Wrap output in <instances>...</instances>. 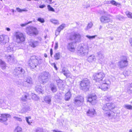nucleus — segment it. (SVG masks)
I'll use <instances>...</instances> for the list:
<instances>
[{"label": "nucleus", "mask_w": 132, "mask_h": 132, "mask_svg": "<svg viewBox=\"0 0 132 132\" xmlns=\"http://www.w3.org/2000/svg\"><path fill=\"white\" fill-rule=\"evenodd\" d=\"M115 107L114 103H108L104 105L103 107V110L105 111V116L110 119H116L117 117V114L111 110Z\"/></svg>", "instance_id": "nucleus-1"}, {"label": "nucleus", "mask_w": 132, "mask_h": 132, "mask_svg": "<svg viewBox=\"0 0 132 132\" xmlns=\"http://www.w3.org/2000/svg\"><path fill=\"white\" fill-rule=\"evenodd\" d=\"M88 47L87 45L83 44H80L77 47V53L80 56H84L88 54Z\"/></svg>", "instance_id": "nucleus-2"}, {"label": "nucleus", "mask_w": 132, "mask_h": 132, "mask_svg": "<svg viewBox=\"0 0 132 132\" xmlns=\"http://www.w3.org/2000/svg\"><path fill=\"white\" fill-rule=\"evenodd\" d=\"M42 63V59H38L36 56H33L31 57L29 60L28 64L31 68L34 69L36 68L39 64H40Z\"/></svg>", "instance_id": "nucleus-3"}, {"label": "nucleus", "mask_w": 132, "mask_h": 132, "mask_svg": "<svg viewBox=\"0 0 132 132\" xmlns=\"http://www.w3.org/2000/svg\"><path fill=\"white\" fill-rule=\"evenodd\" d=\"M81 37V35L79 33L77 32H73L67 37V38L70 40H73L75 43H77L80 41Z\"/></svg>", "instance_id": "nucleus-4"}, {"label": "nucleus", "mask_w": 132, "mask_h": 132, "mask_svg": "<svg viewBox=\"0 0 132 132\" xmlns=\"http://www.w3.org/2000/svg\"><path fill=\"white\" fill-rule=\"evenodd\" d=\"M49 76L50 74L48 72H44L39 76L38 80L40 83L44 84L47 82Z\"/></svg>", "instance_id": "nucleus-5"}, {"label": "nucleus", "mask_w": 132, "mask_h": 132, "mask_svg": "<svg viewBox=\"0 0 132 132\" xmlns=\"http://www.w3.org/2000/svg\"><path fill=\"white\" fill-rule=\"evenodd\" d=\"M127 57L125 56H122L121 60L118 63V65L120 69L127 67L128 64Z\"/></svg>", "instance_id": "nucleus-6"}, {"label": "nucleus", "mask_w": 132, "mask_h": 132, "mask_svg": "<svg viewBox=\"0 0 132 132\" xmlns=\"http://www.w3.org/2000/svg\"><path fill=\"white\" fill-rule=\"evenodd\" d=\"M89 83V81L87 79L85 78L82 80L80 83L81 89L84 91L87 90L88 89Z\"/></svg>", "instance_id": "nucleus-7"}, {"label": "nucleus", "mask_w": 132, "mask_h": 132, "mask_svg": "<svg viewBox=\"0 0 132 132\" xmlns=\"http://www.w3.org/2000/svg\"><path fill=\"white\" fill-rule=\"evenodd\" d=\"M14 35L16 38V41L17 43H21L25 41V36L22 33L20 32H16Z\"/></svg>", "instance_id": "nucleus-8"}, {"label": "nucleus", "mask_w": 132, "mask_h": 132, "mask_svg": "<svg viewBox=\"0 0 132 132\" xmlns=\"http://www.w3.org/2000/svg\"><path fill=\"white\" fill-rule=\"evenodd\" d=\"M105 76L104 74L102 72L95 73L93 75L94 80H95L96 82H100L102 81Z\"/></svg>", "instance_id": "nucleus-9"}, {"label": "nucleus", "mask_w": 132, "mask_h": 132, "mask_svg": "<svg viewBox=\"0 0 132 132\" xmlns=\"http://www.w3.org/2000/svg\"><path fill=\"white\" fill-rule=\"evenodd\" d=\"M33 81L31 77H27L23 82V86L25 87H29L33 84Z\"/></svg>", "instance_id": "nucleus-10"}, {"label": "nucleus", "mask_w": 132, "mask_h": 132, "mask_svg": "<svg viewBox=\"0 0 132 132\" xmlns=\"http://www.w3.org/2000/svg\"><path fill=\"white\" fill-rule=\"evenodd\" d=\"M26 32L28 35H36L38 34V31L36 28L29 27L26 28Z\"/></svg>", "instance_id": "nucleus-11"}, {"label": "nucleus", "mask_w": 132, "mask_h": 132, "mask_svg": "<svg viewBox=\"0 0 132 132\" xmlns=\"http://www.w3.org/2000/svg\"><path fill=\"white\" fill-rule=\"evenodd\" d=\"M13 73L15 75L19 77L21 76L24 73V71L22 68L18 67L14 69Z\"/></svg>", "instance_id": "nucleus-12"}, {"label": "nucleus", "mask_w": 132, "mask_h": 132, "mask_svg": "<svg viewBox=\"0 0 132 132\" xmlns=\"http://www.w3.org/2000/svg\"><path fill=\"white\" fill-rule=\"evenodd\" d=\"M96 99L97 97L96 95L91 94L88 96L87 101L91 103L92 104L94 105L96 102Z\"/></svg>", "instance_id": "nucleus-13"}, {"label": "nucleus", "mask_w": 132, "mask_h": 132, "mask_svg": "<svg viewBox=\"0 0 132 132\" xmlns=\"http://www.w3.org/2000/svg\"><path fill=\"white\" fill-rule=\"evenodd\" d=\"M9 37L6 35H2L0 36V42L2 45H5L9 42Z\"/></svg>", "instance_id": "nucleus-14"}, {"label": "nucleus", "mask_w": 132, "mask_h": 132, "mask_svg": "<svg viewBox=\"0 0 132 132\" xmlns=\"http://www.w3.org/2000/svg\"><path fill=\"white\" fill-rule=\"evenodd\" d=\"M108 82V81H106L105 80L103 81L101 86L98 87L99 88L104 91L107 90L109 87V84Z\"/></svg>", "instance_id": "nucleus-15"}, {"label": "nucleus", "mask_w": 132, "mask_h": 132, "mask_svg": "<svg viewBox=\"0 0 132 132\" xmlns=\"http://www.w3.org/2000/svg\"><path fill=\"white\" fill-rule=\"evenodd\" d=\"M97 56L99 62L101 64L104 62V54L103 52L99 51L97 53Z\"/></svg>", "instance_id": "nucleus-16"}, {"label": "nucleus", "mask_w": 132, "mask_h": 132, "mask_svg": "<svg viewBox=\"0 0 132 132\" xmlns=\"http://www.w3.org/2000/svg\"><path fill=\"white\" fill-rule=\"evenodd\" d=\"M0 116V122H4L7 120V118H10L11 117L10 115L8 114H3Z\"/></svg>", "instance_id": "nucleus-17"}, {"label": "nucleus", "mask_w": 132, "mask_h": 132, "mask_svg": "<svg viewBox=\"0 0 132 132\" xmlns=\"http://www.w3.org/2000/svg\"><path fill=\"white\" fill-rule=\"evenodd\" d=\"M4 58L10 63H14L15 61L14 56L12 55H5Z\"/></svg>", "instance_id": "nucleus-18"}, {"label": "nucleus", "mask_w": 132, "mask_h": 132, "mask_svg": "<svg viewBox=\"0 0 132 132\" xmlns=\"http://www.w3.org/2000/svg\"><path fill=\"white\" fill-rule=\"evenodd\" d=\"M5 50L7 52L15 51L16 50V47L13 44H11L8 47H6L5 48Z\"/></svg>", "instance_id": "nucleus-19"}, {"label": "nucleus", "mask_w": 132, "mask_h": 132, "mask_svg": "<svg viewBox=\"0 0 132 132\" xmlns=\"http://www.w3.org/2000/svg\"><path fill=\"white\" fill-rule=\"evenodd\" d=\"M30 97L29 94L27 93H25L21 98V102H26L28 99L29 100Z\"/></svg>", "instance_id": "nucleus-20"}, {"label": "nucleus", "mask_w": 132, "mask_h": 132, "mask_svg": "<svg viewBox=\"0 0 132 132\" xmlns=\"http://www.w3.org/2000/svg\"><path fill=\"white\" fill-rule=\"evenodd\" d=\"M29 45L33 48H35L38 46L39 45V42L38 41L31 39L29 42Z\"/></svg>", "instance_id": "nucleus-21"}, {"label": "nucleus", "mask_w": 132, "mask_h": 132, "mask_svg": "<svg viewBox=\"0 0 132 132\" xmlns=\"http://www.w3.org/2000/svg\"><path fill=\"white\" fill-rule=\"evenodd\" d=\"M87 116L90 117H93L96 114V112L94 108L89 109L86 112Z\"/></svg>", "instance_id": "nucleus-22"}, {"label": "nucleus", "mask_w": 132, "mask_h": 132, "mask_svg": "<svg viewBox=\"0 0 132 132\" xmlns=\"http://www.w3.org/2000/svg\"><path fill=\"white\" fill-rule=\"evenodd\" d=\"M67 48L69 51L74 52L75 51V47L74 43L72 42L69 43L67 46Z\"/></svg>", "instance_id": "nucleus-23"}, {"label": "nucleus", "mask_w": 132, "mask_h": 132, "mask_svg": "<svg viewBox=\"0 0 132 132\" xmlns=\"http://www.w3.org/2000/svg\"><path fill=\"white\" fill-rule=\"evenodd\" d=\"M100 21L102 23H106L110 22L111 19L108 16H101L100 18Z\"/></svg>", "instance_id": "nucleus-24"}, {"label": "nucleus", "mask_w": 132, "mask_h": 132, "mask_svg": "<svg viewBox=\"0 0 132 132\" xmlns=\"http://www.w3.org/2000/svg\"><path fill=\"white\" fill-rule=\"evenodd\" d=\"M61 72L63 73L67 78L69 77L70 76V73L69 71L64 68H63L62 69Z\"/></svg>", "instance_id": "nucleus-25"}, {"label": "nucleus", "mask_w": 132, "mask_h": 132, "mask_svg": "<svg viewBox=\"0 0 132 132\" xmlns=\"http://www.w3.org/2000/svg\"><path fill=\"white\" fill-rule=\"evenodd\" d=\"M87 61L89 62H94L96 60V59L94 55H92L89 56L87 59Z\"/></svg>", "instance_id": "nucleus-26"}, {"label": "nucleus", "mask_w": 132, "mask_h": 132, "mask_svg": "<svg viewBox=\"0 0 132 132\" xmlns=\"http://www.w3.org/2000/svg\"><path fill=\"white\" fill-rule=\"evenodd\" d=\"M42 87L40 86H37L36 87V90L39 94H43V90Z\"/></svg>", "instance_id": "nucleus-27"}, {"label": "nucleus", "mask_w": 132, "mask_h": 132, "mask_svg": "<svg viewBox=\"0 0 132 132\" xmlns=\"http://www.w3.org/2000/svg\"><path fill=\"white\" fill-rule=\"evenodd\" d=\"M50 87L51 91L53 93L56 92L57 91V87L55 85L51 84L50 85Z\"/></svg>", "instance_id": "nucleus-28"}, {"label": "nucleus", "mask_w": 132, "mask_h": 132, "mask_svg": "<svg viewBox=\"0 0 132 132\" xmlns=\"http://www.w3.org/2000/svg\"><path fill=\"white\" fill-rule=\"evenodd\" d=\"M71 96V94L70 92L67 93L65 95V100L66 101L69 100Z\"/></svg>", "instance_id": "nucleus-29"}, {"label": "nucleus", "mask_w": 132, "mask_h": 132, "mask_svg": "<svg viewBox=\"0 0 132 132\" xmlns=\"http://www.w3.org/2000/svg\"><path fill=\"white\" fill-rule=\"evenodd\" d=\"M0 66L3 69H4L6 68V64L5 62L0 59Z\"/></svg>", "instance_id": "nucleus-30"}, {"label": "nucleus", "mask_w": 132, "mask_h": 132, "mask_svg": "<svg viewBox=\"0 0 132 132\" xmlns=\"http://www.w3.org/2000/svg\"><path fill=\"white\" fill-rule=\"evenodd\" d=\"M51 97L50 96H46L44 98V101L48 104H50L51 102Z\"/></svg>", "instance_id": "nucleus-31"}, {"label": "nucleus", "mask_w": 132, "mask_h": 132, "mask_svg": "<svg viewBox=\"0 0 132 132\" xmlns=\"http://www.w3.org/2000/svg\"><path fill=\"white\" fill-rule=\"evenodd\" d=\"M127 90L129 93H132V83L129 84L127 88Z\"/></svg>", "instance_id": "nucleus-32"}, {"label": "nucleus", "mask_w": 132, "mask_h": 132, "mask_svg": "<svg viewBox=\"0 0 132 132\" xmlns=\"http://www.w3.org/2000/svg\"><path fill=\"white\" fill-rule=\"evenodd\" d=\"M84 101H76V100H75V103L76 105L77 106H80L81 105L83 104Z\"/></svg>", "instance_id": "nucleus-33"}, {"label": "nucleus", "mask_w": 132, "mask_h": 132, "mask_svg": "<svg viewBox=\"0 0 132 132\" xmlns=\"http://www.w3.org/2000/svg\"><path fill=\"white\" fill-rule=\"evenodd\" d=\"M123 107L127 109L132 110V106L130 105L125 104L123 105Z\"/></svg>", "instance_id": "nucleus-34"}, {"label": "nucleus", "mask_w": 132, "mask_h": 132, "mask_svg": "<svg viewBox=\"0 0 132 132\" xmlns=\"http://www.w3.org/2000/svg\"><path fill=\"white\" fill-rule=\"evenodd\" d=\"M110 4L112 5L116 6H119V5H121L120 4L117 2L116 1L113 0H112L110 1Z\"/></svg>", "instance_id": "nucleus-35"}, {"label": "nucleus", "mask_w": 132, "mask_h": 132, "mask_svg": "<svg viewBox=\"0 0 132 132\" xmlns=\"http://www.w3.org/2000/svg\"><path fill=\"white\" fill-rule=\"evenodd\" d=\"M31 95L32 99L35 100H38L39 98V97L34 93H31Z\"/></svg>", "instance_id": "nucleus-36"}, {"label": "nucleus", "mask_w": 132, "mask_h": 132, "mask_svg": "<svg viewBox=\"0 0 132 132\" xmlns=\"http://www.w3.org/2000/svg\"><path fill=\"white\" fill-rule=\"evenodd\" d=\"M54 57L56 60L59 59L60 58V53L59 52L56 53L54 55Z\"/></svg>", "instance_id": "nucleus-37"}, {"label": "nucleus", "mask_w": 132, "mask_h": 132, "mask_svg": "<svg viewBox=\"0 0 132 132\" xmlns=\"http://www.w3.org/2000/svg\"><path fill=\"white\" fill-rule=\"evenodd\" d=\"M116 18L117 19L119 20L123 21L125 20V18L123 16L120 15H117L116 16Z\"/></svg>", "instance_id": "nucleus-38"}, {"label": "nucleus", "mask_w": 132, "mask_h": 132, "mask_svg": "<svg viewBox=\"0 0 132 132\" xmlns=\"http://www.w3.org/2000/svg\"><path fill=\"white\" fill-rule=\"evenodd\" d=\"M65 24H61L60 26H59L57 28V29L59 31H61L65 27Z\"/></svg>", "instance_id": "nucleus-39"}, {"label": "nucleus", "mask_w": 132, "mask_h": 132, "mask_svg": "<svg viewBox=\"0 0 132 132\" xmlns=\"http://www.w3.org/2000/svg\"><path fill=\"white\" fill-rule=\"evenodd\" d=\"M75 100H76V101L78 100V101H84V98L82 96H78L75 98Z\"/></svg>", "instance_id": "nucleus-40"}, {"label": "nucleus", "mask_w": 132, "mask_h": 132, "mask_svg": "<svg viewBox=\"0 0 132 132\" xmlns=\"http://www.w3.org/2000/svg\"><path fill=\"white\" fill-rule=\"evenodd\" d=\"M110 67L111 69H115L116 67V64L114 62H111L110 63Z\"/></svg>", "instance_id": "nucleus-41"}, {"label": "nucleus", "mask_w": 132, "mask_h": 132, "mask_svg": "<svg viewBox=\"0 0 132 132\" xmlns=\"http://www.w3.org/2000/svg\"><path fill=\"white\" fill-rule=\"evenodd\" d=\"M14 132H22V129L21 127L18 126L15 129Z\"/></svg>", "instance_id": "nucleus-42"}, {"label": "nucleus", "mask_w": 132, "mask_h": 132, "mask_svg": "<svg viewBox=\"0 0 132 132\" xmlns=\"http://www.w3.org/2000/svg\"><path fill=\"white\" fill-rule=\"evenodd\" d=\"M126 14L128 18L132 19V13L128 11H127L126 12Z\"/></svg>", "instance_id": "nucleus-43"}, {"label": "nucleus", "mask_w": 132, "mask_h": 132, "mask_svg": "<svg viewBox=\"0 0 132 132\" xmlns=\"http://www.w3.org/2000/svg\"><path fill=\"white\" fill-rule=\"evenodd\" d=\"M50 21L51 22H52L54 24H59V22L57 20L54 19H52L50 20Z\"/></svg>", "instance_id": "nucleus-44"}, {"label": "nucleus", "mask_w": 132, "mask_h": 132, "mask_svg": "<svg viewBox=\"0 0 132 132\" xmlns=\"http://www.w3.org/2000/svg\"><path fill=\"white\" fill-rule=\"evenodd\" d=\"M16 9L17 11L19 12H21L23 11L26 12L27 11V10L26 9H22L19 7H17Z\"/></svg>", "instance_id": "nucleus-45"}, {"label": "nucleus", "mask_w": 132, "mask_h": 132, "mask_svg": "<svg viewBox=\"0 0 132 132\" xmlns=\"http://www.w3.org/2000/svg\"><path fill=\"white\" fill-rule=\"evenodd\" d=\"M93 25V24L92 22H90L88 23L86 28L85 29V30H88L92 28Z\"/></svg>", "instance_id": "nucleus-46"}, {"label": "nucleus", "mask_w": 132, "mask_h": 132, "mask_svg": "<svg viewBox=\"0 0 132 132\" xmlns=\"http://www.w3.org/2000/svg\"><path fill=\"white\" fill-rule=\"evenodd\" d=\"M34 131L35 132H43V129L39 127H38L35 129Z\"/></svg>", "instance_id": "nucleus-47"}, {"label": "nucleus", "mask_w": 132, "mask_h": 132, "mask_svg": "<svg viewBox=\"0 0 132 132\" xmlns=\"http://www.w3.org/2000/svg\"><path fill=\"white\" fill-rule=\"evenodd\" d=\"M47 7L48 11H51L53 12H55V11L54 9L50 5H48Z\"/></svg>", "instance_id": "nucleus-48"}, {"label": "nucleus", "mask_w": 132, "mask_h": 132, "mask_svg": "<svg viewBox=\"0 0 132 132\" xmlns=\"http://www.w3.org/2000/svg\"><path fill=\"white\" fill-rule=\"evenodd\" d=\"M37 20L42 23H44L45 22L44 19L41 18H38L37 19Z\"/></svg>", "instance_id": "nucleus-49"}, {"label": "nucleus", "mask_w": 132, "mask_h": 132, "mask_svg": "<svg viewBox=\"0 0 132 132\" xmlns=\"http://www.w3.org/2000/svg\"><path fill=\"white\" fill-rule=\"evenodd\" d=\"M96 36H97L96 35L90 36L88 35H87L86 36V37H87L89 39H91L94 38Z\"/></svg>", "instance_id": "nucleus-50"}, {"label": "nucleus", "mask_w": 132, "mask_h": 132, "mask_svg": "<svg viewBox=\"0 0 132 132\" xmlns=\"http://www.w3.org/2000/svg\"><path fill=\"white\" fill-rule=\"evenodd\" d=\"M29 119H31V117H26V121L28 123L29 125H31V124L30 122L29 121Z\"/></svg>", "instance_id": "nucleus-51"}, {"label": "nucleus", "mask_w": 132, "mask_h": 132, "mask_svg": "<svg viewBox=\"0 0 132 132\" xmlns=\"http://www.w3.org/2000/svg\"><path fill=\"white\" fill-rule=\"evenodd\" d=\"M104 99L105 100L109 101L112 99V98L109 96H107L104 97Z\"/></svg>", "instance_id": "nucleus-52"}, {"label": "nucleus", "mask_w": 132, "mask_h": 132, "mask_svg": "<svg viewBox=\"0 0 132 132\" xmlns=\"http://www.w3.org/2000/svg\"><path fill=\"white\" fill-rule=\"evenodd\" d=\"M4 103H5V102L4 99L0 98V106Z\"/></svg>", "instance_id": "nucleus-53"}, {"label": "nucleus", "mask_w": 132, "mask_h": 132, "mask_svg": "<svg viewBox=\"0 0 132 132\" xmlns=\"http://www.w3.org/2000/svg\"><path fill=\"white\" fill-rule=\"evenodd\" d=\"M13 118L19 121L20 122L21 121H22L21 119L20 118L17 117L15 116Z\"/></svg>", "instance_id": "nucleus-54"}, {"label": "nucleus", "mask_w": 132, "mask_h": 132, "mask_svg": "<svg viewBox=\"0 0 132 132\" xmlns=\"http://www.w3.org/2000/svg\"><path fill=\"white\" fill-rule=\"evenodd\" d=\"M32 22L31 21H29L27 23H25L21 24H20V26L22 27H24L26 26V25L27 24L30 23Z\"/></svg>", "instance_id": "nucleus-55"}, {"label": "nucleus", "mask_w": 132, "mask_h": 132, "mask_svg": "<svg viewBox=\"0 0 132 132\" xmlns=\"http://www.w3.org/2000/svg\"><path fill=\"white\" fill-rule=\"evenodd\" d=\"M60 32V31H59L57 29L56 30L55 32V35L56 36H57L59 34Z\"/></svg>", "instance_id": "nucleus-56"}, {"label": "nucleus", "mask_w": 132, "mask_h": 132, "mask_svg": "<svg viewBox=\"0 0 132 132\" xmlns=\"http://www.w3.org/2000/svg\"><path fill=\"white\" fill-rule=\"evenodd\" d=\"M23 82H21V80H19L18 81V84L20 85H23Z\"/></svg>", "instance_id": "nucleus-57"}, {"label": "nucleus", "mask_w": 132, "mask_h": 132, "mask_svg": "<svg viewBox=\"0 0 132 132\" xmlns=\"http://www.w3.org/2000/svg\"><path fill=\"white\" fill-rule=\"evenodd\" d=\"M58 42H56L55 43V46L54 47V48L55 50H56L58 47Z\"/></svg>", "instance_id": "nucleus-58"}, {"label": "nucleus", "mask_w": 132, "mask_h": 132, "mask_svg": "<svg viewBox=\"0 0 132 132\" xmlns=\"http://www.w3.org/2000/svg\"><path fill=\"white\" fill-rule=\"evenodd\" d=\"M46 2L50 3V4H51L54 2H52V0H47Z\"/></svg>", "instance_id": "nucleus-59"}, {"label": "nucleus", "mask_w": 132, "mask_h": 132, "mask_svg": "<svg viewBox=\"0 0 132 132\" xmlns=\"http://www.w3.org/2000/svg\"><path fill=\"white\" fill-rule=\"evenodd\" d=\"M45 6H46L45 5L43 4V5H39V7L40 8L42 9V8H43L45 7Z\"/></svg>", "instance_id": "nucleus-60"}, {"label": "nucleus", "mask_w": 132, "mask_h": 132, "mask_svg": "<svg viewBox=\"0 0 132 132\" xmlns=\"http://www.w3.org/2000/svg\"><path fill=\"white\" fill-rule=\"evenodd\" d=\"M50 54L51 56L52 57L53 54V51L52 49V48L50 50Z\"/></svg>", "instance_id": "nucleus-61"}, {"label": "nucleus", "mask_w": 132, "mask_h": 132, "mask_svg": "<svg viewBox=\"0 0 132 132\" xmlns=\"http://www.w3.org/2000/svg\"><path fill=\"white\" fill-rule=\"evenodd\" d=\"M110 1H108L105 2L104 3L105 4H110Z\"/></svg>", "instance_id": "nucleus-62"}, {"label": "nucleus", "mask_w": 132, "mask_h": 132, "mask_svg": "<svg viewBox=\"0 0 132 132\" xmlns=\"http://www.w3.org/2000/svg\"><path fill=\"white\" fill-rule=\"evenodd\" d=\"M107 27L109 28H111L112 27V26L111 24H109L107 26Z\"/></svg>", "instance_id": "nucleus-63"}, {"label": "nucleus", "mask_w": 132, "mask_h": 132, "mask_svg": "<svg viewBox=\"0 0 132 132\" xmlns=\"http://www.w3.org/2000/svg\"><path fill=\"white\" fill-rule=\"evenodd\" d=\"M25 108L26 109V112L29 110V109H30V108L29 107H26Z\"/></svg>", "instance_id": "nucleus-64"}]
</instances>
